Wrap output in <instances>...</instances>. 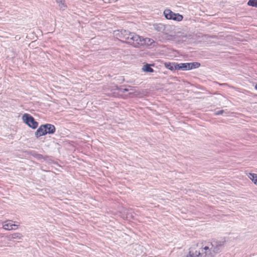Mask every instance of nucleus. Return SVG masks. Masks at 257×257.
I'll use <instances>...</instances> for the list:
<instances>
[{
	"label": "nucleus",
	"mask_w": 257,
	"mask_h": 257,
	"mask_svg": "<svg viewBox=\"0 0 257 257\" xmlns=\"http://www.w3.org/2000/svg\"><path fill=\"white\" fill-rule=\"evenodd\" d=\"M45 126V130H46V132H47V134H53L55 132V127L54 125L46 123L44 124Z\"/></svg>",
	"instance_id": "6e6552de"
},
{
	"label": "nucleus",
	"mask_w": 257,
	"mask_h": 257,
	"mask_svg": "<svg viewBox=\"0 0 257 257\" xmlns=\"http://www.w3.org/2000/svg\"><path fill=\"white\" fill-rule=\"evenodd\" d=\"M175 64H176L175 62H172V63L165 62L164 63V66L166 68H167L171 71H173V70H176L175 69Z\"/></svg>",
	"instance_id": "9b49d317"
},
{
	"label": "nucleus",
	"mask_w": 257,
	"mask_h": 257,
	"mask_svg": "<svg viewBox=\"0 0 257 257\" xmlns=\"http://www.w3.org/2000/svg\"><path fill=\"white\" fill-rule=\"evenodd\" d=\"M46 134L47 132H46V130H45V126H44V124H42L36 131L35 136L37 138H39V137L44 136Z\"/></svg>",
	"instance_id": "423d86ee"
},
{
	"label": "nucleus",
	"mask_w": 257,
	"mask_h": 257,
	"mask_svg": "<svg viewBox=\"0 0 257 257\" xmlns=\"http://www.w3.org/2000/svg\"><path fill=\"white\" fill-rule=\"evenodd\" d=\"M164 14L165 18L168 20H173L179 22L183 19V16L182 15L178 13H175L169 9L165 10Z\"/></svg>",
	"instance_id": "20e7f679"
},
{
	"label": "nucleus",
	"mask_w": 257,
	"mask_h": 257,
	"mask_svg": "<svg viewBox=\"0 0 257 257\" xmlns=\"http://www.w3.org/2000/svg\"><path fill=\"white\" fill-rule=\"evenodd\" d=\"M22 235L20 233H14L12 234V238L20 239L22 238Z\"/></svg>",
	"instance_id": "f3484780"
},
{
	"label": "nucleus",
	"mask_w": 257,
	"mask_h": 257,
	"mask_svg": "<svg viewBox=\"0 0 257 257\" xmlns=\"http://www.w3.org/2000/svg\"><path fill=\"white\" fill-rule=\"evenodd\" d=\"M192 69H195L198 68L200 66V64L198 62H192L191 63Z\"/></svg>",
	"instance_id": "a211bd4d"
},
{
	"label": "nucleus",
	"mask_w": 257,
	"mask_h": 257,
	"mask_svg": "<svg viewBox=\"0 0 257 257\" xmlns=\"http://www.w3.org/2000/svg\"><path fill=\"white\" fill-rule=\"evenodd\" d=\"M247 5L249 6L257 8V0H249L247 2Z\"/></svg>",
	"instance_id": "dca6fc26"
},
{
	"label": "nucleus",
	"mask_w": 257,
	"mask_h": 257,
	"mask_svg": "<svg viewBox=\"0 0 257 257\" xmlns=\"http://www.w3.org/2000/svg\"><path fill=\"white\" fill-rule=\"evenodd\" d=\"M223 243L220 241L209 242L207 245L202 247L199 250L196 247L189 248V255L186 257H215L221 251Z\"/></svg>",
	"instance_id": "f257e3e1"
},
{
	"label": "nucleus",
	"mask_w": 257,
	"mask_h": 257,
	"mask_svg": "<svg viewBox=\"0 0 257 257\" xmlns=\"http://www.w3.org/2000/svg\"><path fill=\"white\" fill-rule=\"evenodd\" d=\"M186 70L192 69L191 63H186Z\"/></svg>",
	"instance_id": "6ab92c4d"
},
{
	"label": "nucleus",
	"mask_w": 257,
	"mask_h": 257,
	"mask_svg": "<svg viewBox=\"0 0 257 257\" xmlns=\"http://www.w3.org/2000/svg\"><path fill=\"white\" fill-rule=\"evenodd\" d=\"M248 177L254 183V184L257 185V175L256 174L249 173Z\"/></svg>",
	"instance_id": "ddd939ff"
},
{
	"label": "nucleus",
	"mask_w": 257,
	"mask_h": 257,
	"mask_svg": "<svg viewBox=\"0 0 257 257\" xmlns=\"http://www.w3.org/2000/svg\"><path fill=\"white\" fill-rule=\"evenodd\" d=\"M141 41V46L144 45H151L154 42L153 40L149 38H144L143 37H142Z\"/></svg>",
	"instance_id": "9d476101"
},
{
	"label": "nucleus",
	"mask_w": 257,
	"mask_h": 257,
	"mask_svg": "<svg viewBox=\"0 0 257 257\" xmlns=\"http://www.w3.org/2000/svg\"><path fill=\"white\" fill-rule=\"evenodd\" d=\"M186 63H176L175 69V70H182L183 71L186 70Z\"/></svg>",
	"instance_id": "f8f14e48"
},
{
	"label": "nucleus",
	"mask_w": 257,
	"mask_h": 257,
	"mask_svg": "<svg viewBox=\"0 0 257 257\" xmlns=\"http://www.w3.org/2000/svg\"><path fill=\"white\" fill-rule=\"evenodd\" d=\"M22 119L28 126L32 129H36L38 126V122L30 114L25 113L23 114Z\"/></svg>",
	"instance_id": "7ed1b4c3"
},
{
	"label": "nucleus",
	"mask_w": 257,
	"mask_h": 257,
	"mask_svg": "<svg viewBox=\"0 0 257 257\" xmlns=\"http://www.w3.org/2000/svg\"><path fill=\"white\" fill-rule=\"evenodd\" d=\"M13 226H17V224H13V221L8 220L3 223V228L6 230H15L16 228L13 227Z\"/></svg>",
	"instance_id": "0eeeda50"
},
{
	"label": "nucleus",
	"mask_w": 257,
	"mask_h": 257,
	"mask_svg": "<svg viewBox=\"0 0 257 257\" xmlns=\"http://www.w3.org/2000/svg\"><path fill=\"white\" fill-rule=\"evenodd\" d=\"M142 37L135 33L131 32L128 36L126 43L133 46L135 48L141 47Z\"/></svg>",
	"instance_id": "f03ea898"
},
{
	"label": "nucleus",
	"mask_w": 257,
	"mask_h": 257,
	"mask_svg": "<svg viewBox=\"0 0 257 257\" xmlns=\"http://www.w3.org/2000/svg\"><path fill=\"white\" fill-rule=\"evenodd\" d=\"M133 247L135 248V249H137V248H139L140 247V246L138 245V244H135L133 245Z\"/></svg>",
	"instance_id": "412c9836"
},
{
	"label": "nucleus",
	"mask_w": 257,
	"mask_h": 257,
	"mask_svg": "<svg viewBox=\"0 0 257 257\" xmlns=\"http://www.w3.org/2000/svg\"><path fill=\"white\" fill-rule=\"evenodd\" d=\"M56 3L58 4L59 7L61 9L64 10V8L66 7V6L64 3L63 0H56Z\"/></svg>",
	"instance_id": "2eb2a0df"
},
{
	"label": "nucleus",
	"mask_w": 257,
	"mask_h": 257,
	"mask_svg": "<svg viewBox=\"0 0 257 257\" xmlns=\"http://www.w3.org/2000/svg\"><path fill=\"white\" fill-rule=\"evenodd\" d=\"M130 32L125 30H116L114 31V36L122 42L126 43L127 37Z\"/></svg>",
	"instance_id": "39448f33"
},
{
	"label": "nucleus",
	"mask_w": 257,
	"mask_h": 257,
	"mask_svg": "<svg viewBox=\"0 0 257 257\" xmlns=\"http://www.w3.org/2000/svg\"><path fill=\"white\" fill-rule=\"evenodd\" d=\"M18 225H17V226H13V227L15 228L16 229L18 228Z\"/></svg>",
	"instance_id": "4be33fe9"
},
{
	"label": "nucleus",
	"mask_w": 257,
	"mask_h": 257,
	"mask_svg": "<svg viewBox=\"0 0 257 257\" xmlns=\"http://www.w3.org/2000/svg\"><path fill=\"white\" fill-rule=\"evenodd\" d=\"M151 65L146 64L143 66L142 70L147 72H154V69L151 67Z\"/></svg>",
	"instance_id": "4468645a"
},
{
	"label": "nucleus",
	"mask_w": 257,
	"mask_h": 257,
	"mask_svg": "<svg viewBox=\"0 0 257 257\" xmlns=\"http://www.w3.org/2000/svg\"><path fill=\"white\" fill-rule=\"evenodd\" d=\"M255 88L257 90V83L255 84Z\"/></svg>",
	"instance_id": "b1692460"
},
{
	"label": "nucleus",
	"mask_w": 257,
	"mask_h": 257,
	"mask_svg": "<svg viewBox=\"0 0 257 257\" xmlns=\"http://www.w3.org/2000/svg\"><path fill=\"white\" fill-rule=\"evenodd\" d=\"M154 29L158 32H163L165 30V25L162 24H155L153 25Z\"/></svg>",
	"instance_id": "1a4fd4ad"
},
{
	"label": "nucleus",
	"mask_w": 257,
	"mask_h": 257,
	"mask_svg": "<svg viewBox=\"0 0 257 257\" xmlns=\"http://www.w3.org/2000/svg\"><path fill=\"white\" fill-rule=\"evenodd\" d=\"M128 90L127 89H124V91H127Z\"/></svg>",
	"instance_id": "5701e85b"
},
{
	"label": "nucleus",
	"mask_w": 257,
	"mask_h": 257,
	"mask_svg": "<svg viewBox=\"0 0 257 257\" xmlns=\"http://www.w3.org/2000/svg\"><path fill=\"white\" fill-rule=\"evenodd\" d=\"M224 112V111L223 110H221L216 111L215 112V114L216 115H221V114H222Z\"/></svg>",
	"instance_id": "aec40b11"
}]
</instances>
